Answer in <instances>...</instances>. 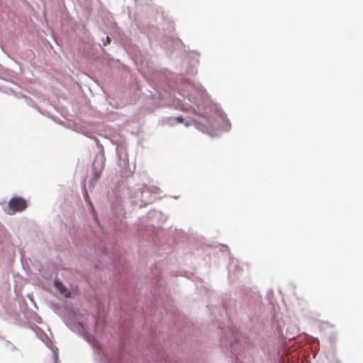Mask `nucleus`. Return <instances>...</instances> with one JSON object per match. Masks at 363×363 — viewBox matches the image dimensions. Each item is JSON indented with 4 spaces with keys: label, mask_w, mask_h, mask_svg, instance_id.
Here are the masks:
<instances>
[{
    "label": "nucleus",
    "mask_w": 363,
    "mask_h": 363,
    "mask_svg": "<svg viewBox=\"0 0 363 363\" xmlns=\"http://www.w3.org/2000/svg\"><path fill=\"white\" fill-rule=\"evenodd\" d=\"M55 286L57 290L61 294H65L67 292V289L65 286L60 282L55 281Z\"/></svg>",
    "instance_id": "obj_2"
},
{
    "label": "nucleus",
    "mask_w": 363,
    "mask_h": 363,
    "mask_svg": "<svg viewBox=\"0 0 363 363\" xmlns=\"http://www.w3.org/2000/svg\"><path fill=\"white\" fill-rule=\"evenodd\" d=\"M28 206L27 201L22 197L13 196L8 203V210L5 211L8 214H13L16 212L24 211Z\"/></svg>",
    "instance_id": "obj_1"
},
{
    "label": "nucleus",
    "mask_w": 363,
    "mask_h": 363,
    "mask_svg": "<svg viewBox=\"0 0 363 363\" xmlns=\"http://www.w3.org/2000/svg\"><path fill=\"white\" fill-rule=\"evenodd\" d=\"M93 173L94 175V178L95 180H97L101 176V172L96 170V169L94 167V164H93Z\"/></svg>",
    "instance_id": "obj_3"
},
{
    "label": "nucleus",
    "mask_w": 363,
    "mask_h": 363,
    "mask_svg": "<svg viewBox=\"0 0 363 363\" xmlns=\"http://www.w3.org/2000/svg\"><path fill=\"white\" fill-rule=\"evenodd\" d=\"M106 39H107V41H108V43H110L111 39H110V38H109L108 36H107V37H106Z\"/></svg>",
    "instance_id": "obj_5"
},
{
    "label": "nucleus",
    "mask_w": 363,
    "mask_h": 363,
    "mask_svg": "<svg viewBox=\"0 0 363 363\" xmlns=\"http://www.w3.org/2000/svg\"><path fill=\"white\" fill-rule=\"evenodd\" d=\"M85 197H86V199L88 201L89 200V196H88L87 192H86Z\"/></svg>",
    "instance_id": "obj_4"
}]
</instances>
